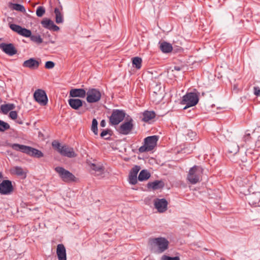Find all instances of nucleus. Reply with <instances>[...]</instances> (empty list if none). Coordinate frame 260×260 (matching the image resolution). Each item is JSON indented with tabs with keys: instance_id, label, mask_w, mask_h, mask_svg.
Returning a JSON list of instances; mask_svg holds the SVG:
<instances>
[{
	"instance_id": "obj_48",
	"label": "nucleus",
	"mask_w": 260,
	"mask_h": 260,
	"mask_svg": "<svg viewBox=\"0 0 260 260\" xmlns=\"http://www.w3.org/2000/svg\"><path fill=\"white\" fill-rule=\"evenodd\" d=\"M9 116L13 119H16V111H12L10 112Z\"/></svg>"
},
{
	"instance_id": "obj_20",
	"label": "nucleus",
	"mask_w": 260,
	"mask_h": 260,
	"mask_svg": "<svg viewBox=\"0 0 260 260\" xmlns=\"http://www.w3.org/2000/svg\"><path fill=\"white\" fill-rule=\"evenodd\" d=\"M68 103L72 109L78 110L83 106V103L85 104V102L79 99H70Z\"/></svg>"
},
{
	"instance_id": "obj_11",
	"label": "nucleus",
	"mask_w": 260,
	"mask_h": 260,
	"mask_svg": "<svg viewBox=\"0 0 260 260\" xmlns=\"http://www.w3.org/2000/svg\"><path fill=\"white\" fill-rule=\"evenodd\" d=\"M246 199L251 206L260 207V192L250 194Z\"/></svg>"
},
{
	"instance_id": "obj_18",
	"label": "nucleus",
	"mask_w": 260,
	"mask_h": 260,
	"mask_svg": "<svg viewBox=\"0 0 260 260\" xmlns=\"http://www.w3.org/2000/svg\"><path fill=\"white\" fill-rule=\"evenodd\" d=\"M86 94L85 90L83 88H74L70 91V96L72 98H84L85 97Z\"/></svg>"
},
{
	"instance_id": "obj_24",
	"label": "nucleus",
	"mask_w": 260,
	"mask_h": 260,
	"mask_svg": "<svg viewBox=\"0 0 260 260\" xmlns=\"http://www.w3.org/2000/svg\"><path fill=\"white\" fill-rule=\"evenodd\" d=\"M17 34L23 37L29 38L31 35V31L29 29L17 25Z\"/></svg>"
},
{
	"instance_id": "obj_7",
	"label": "nucleus",
	"mask_w": 260,
	"mask_h": 260,
	"mask_svg": "<svg viewBox=\"0 0 260 260\" xmlns=\"http://www.w3.org/2000/svg\"><path fill=\"white\" fill-rule=\"evenodd\" d=\"M86 101L88 103L98 102L101 99L102 94L99 89L96 88H89L86 92Z\"/></svg>"
},
{
	"instance_id": "obj_5",
	"label": "nucleus",
	"mask_w": 260,
	"mask_h": 260,
	"mask_svg": "<svg viewBox=\"0 0 260 260\" xmlns=\"http://www.w3.org/2000/svg\"><path fill=\"white\" fill-rule=\"evenodd\" d=\"M199 96L196 93L188 92L182 97V105H186L183 109L196 106L199 102Z\"/></svg>"
},
{
	"instance_id": "obj_41",
	"label": "nucleus",
	"mask_w": 260,
	"mask_h": 260,
	"mask_svg": "<svg viewBox=\"0 0 260 260\" xmlns=\"http://www.w3.org/2000/svg\"><path fill=\"white\" fill-rule=\"evenodd\" d=\"M7 21L11 29L14 31L16 32V24L12 23L13 18L11 17H8L7 18Z\"/></svg>"
},
{
	"instance_id": "obj_50",
	"label": "nucleus",
	"mask_w": 260,
	"mask_h": 260,
	"mask_svg": "<svg viewBox=\"0 0 260 260\" xmlns=\"http://www.w3.org/2000/svg\"><path fill=\"white\" fill-rule=\"evenodd\" d=\"M106 121L104 119H103L101 121V123H100V125L101 127H104L106 126Z\"/></svg>"
},
{
	"instance_id": "obj_56",
	"label": "nucleus",
	"mask_w": 260,
	"mask_h": 260,
	"mask_svg": "<svg viewBox=\"0 0 260 260\" xmlns=\"http://www.w3.org/2000/svg\"><path fill=\"white\" fill-rule=\"evenodd\" d=\"M245 160H246V158H243V160H242V161H245Z\"/></svg>"
},
{
	"instance_id": "obj_6",
	"label": "nucleus",
	"mask_w": 260,
	"mask_h": 260,
	"mask_svg": "<svg viewBox=\"0 0 260 260\" xmlns=\"http://www.w3.org/2000/svg\"><path fill=\"white\" fill-rule=\"evenodd\" d=\"M126 113L123 110L113 109L111 116L109 117V123L111 125H117L122 122Z\"/></svg>"
},
{
	"instance_id": "obj_42",
	"label": "nucleus",
	"mask_w": 260,
	"mask_h": 260,
	"mask_svg": "<svg viewBox=\"0 0 260 260\" xmlns=\"http://www.w3.org/2000/svg\"><path fill=\"white\" fill-rule=\"evenodd\" d=\"M128 180L130 184L135 185L137 183V176L129 174Z\"/></svg>"
},
{
	"instance_id": "obj_37",
	"label": "nucleus",
	"mask_w": 260,
	"mask_h": 260,
	"mask_svg": "<svg viewBox=\"0 0 260 260\" xmlns=\"http://www.w3.org/2000/svg\"><path fill=\"white\" fill-rule=\"evenodd\" d=\"M52 146L55 150L60 153V149H62V146L59 142L54 140L52 142Z\"/></svg>"
},
{
	"instance_id": "obj_27",
	"label": "nucleus",
	"mask_w": 260,
	"mask_h": 260,
	"mask_svg": "<svg viewBox=\"0 0 260 260\" xmlns=\"http://www.w3.org/2000/svg\"><path fill=\"white\" fill-rule=\"evenodd\" d=\"M227 149L229 153L235 154L239 151V147L237 144L231 143L228 145Z\"/></svg>"
},
{
	"instance_id": "obj_21",
	"label": "nucleus",
	"mask_w": 260,
	"mask_h": 260,
	"mask_svg": "<svg viewBox=\"0 0 260 260\" xmlns=\"http://www.w3.org/2000/svg\"><path fill=\"white\" fill-rule=\"evenodd\" d=\"M159 45L160 50L165 53H168L171 52L173 50V47L171 44L168 43L165 41H159L158 43Z\"/></svg>"
},
{
	"instance_id": "obj_28",
	"label": "nucleus",
	"mask_w": 260,
	"mask_h": 260,
	"mask_svg": "<svg viewBox=\"0 0 260 260\" xmlns=\"http://www.w3.org/2000/svg\"><path fill=\"white\" fill-rule=\"evenodd\" d=\"M28 155L39 158L43 157L44 154L41 151L31 147Z\"/></svg>"
},
{
	"instance_id": "obj_8",
	"label": "nucleus",
	"mask_w": 260,
	"mask_h": 260,
	"mask_svg": "<svg viewBox=\"0 0 260 260\" xmlns=\"http://www.w3.org/2000/svg\"><path fill=\"white\" fill-rule=\"evenodd\" d=\"M134 120L130 117L127 121H124L119 127L117 129L118 132L123 135H127L130 134L134 128Z\"/></svg>"
},
{
	"instance_id": "obj_40",
	"label": "nucleus",
	"mask_w": 260,
	"mask_h": 260,
	"mask_svg": "<svg viewBox=\"0 0 260 260\" xmlns=\"http://www.w3.org/2000/svg\"><path fill=\"white\" fill-rule=\"evenodd\" d=\"M141 167L139 166L136 165L131 169L129 174L137 176L138 173Z\"/></svg>"
},
{
	"instance_id": "obj_19",
	"label": "nucleus",
	"mask_w": 260,
	"mask_h": 260,
	"mask_svg": "<svg viewBox=\"0 0 260 260\" xmlns=\"http://www.w3.org/2000/svg\"><path fill=\"white\" fill-rule=\"evenodd\" d=\"M56 254L58 260H67L66 249L62 244L57 245Z\"/></svg>"
},
{
	"instance_id": "obj_22",
	"label": "nucleus",
	"mask_w": 260,
	"mask_h": 260,
	"mask_svg": "<svg viewBox=\"0 0 260 260\" xmlns=\"http://www.w3.org/2000/svg\"><path fill=\"white\" fill-rule=\"evenodd\" d=\"M164 185V182L162 180H155L153 182H148L147 186L148 188H152L155 190L162 188Z\"/></svg>"
},
{
	"instance_id": "obj_23",
	"label": "nucleus",
	"mask_w": 260,
	"mask_h": 260,
	"mask_svg": "<svg viewBox=\"0 0 260 260\" xmlns=\"http://www.w3.org/2000/svg\"><path fill=\"white\" fill-rule=\"evenodd\" d=\"M250 138L253 140L256 139L257 141L255 142V145L258 147H260V126L255 128L252 132Z\"/></svg>"
},
{
	"instance_id": "obj_45",
	"label": "nucleus",
	"mask_w": 260,
	"mask_h": 260,
	"mask_svg": "<svg viewBox=\"0 0 260 260\" xmlns=\"http://www.w3.org/2000/svg\"><path fill=\"white\" fill-rule=\"evenodd\" d=\"M17 11L21 12L24 14H26V10L23 6L22 5L17 4Z\"/></svg>"
},
{
	"instance_id": "obj_39",
	"label": "nucleus",
	"mask_w": 260,
	"mask_h": 260,
	"mask_svg": "<svg viewBox=\"0 0 260 260\" xmlns=\"http://www.w3.org/2000/svg\"><path fill=\"white\" fill-rule=\"evenodd\" d=\"M10 126L8 123L0 120V132H4L9 129Z\"/></svg>"
},
{
	"instance_id": "obj_44",
	"label": "nucleus",
	"mask_w": 260,
	"mask_h": 260,
	"mask_svg": "<svg viewBox=\"0 0 260 260\" xmlns=\"http://www.w3.org/2000/svg\"><path fill=\"white\" fill-rule=\"evenodd\" d=\"M55 66L54 62L52 61H47L45 63V67L48 69H52Z\"/></svg>"
},
{
	"instance_id": "obj_30",
	"label": "nucleus",
	"mask_w": 260,
	"mask_h": 260,
	"mask_svg": "<svg viewBox=\"0 0 260 260\" xmlns=\"http://www.w3.org/2000/svg\"><path fill=\"white\" fill-rule=\"evenodd\" d=\"M54 13L55 14V22L56 23L59 24L61 23L63 21V15L60 12L58 8H55Z\"/></svg>"
},
{
	"instance_id": "obj_16",
	"label": "nucleus",
	"mask_w": 260,
	"mask_h": 260,
	"mask_svg": "<svg viewBox=\"0 0 260 260\" xmlns=\"http://www.w3.org/2000/svg\"><path fill=\"white\" fill-rule=\"evenodd\" d=\"M140 118L141 120L150 123V121L152 120L156 116V113L153 111L145 110L141 114Z\"/></svg>"
},
{
	"instance_id": "obj_46",
	"label": "nucleus",
	"mask_w": 260,
	"mask_h": 260,
	"mask_svg": "<svg viewBox=\"0 0 260 260\" xmlns=\"http://www.w3.org/2000/svg\"><path fill=\"white\" fill-rule=\"evenodd\" d=\"M250 137H251V134L246 133L243 138L244 141L245 142H249L250 140H252L250 138Z\"/></svg>"
},
{
	"instance_id": "obj_54",
	"label": "nucleus",
	"mask_w": 260,
	"mask_h": 260,
	"mask_svg": "<svg viewBox=\"0 0 260 260\" xmlns=\"http://www.w3.org/2000/svg\"><path fill=\"white\" fill-rule=\"evenodd\" d=\"M3 178V174L1 172H0V179H2Z\"/></svg>"
},
{
	"instance_id": "obj_29",
	"label": "nucleus",
	"mask_w": 260,
	"mask_h": 260,
	"mask_svg": "<svg viewBox=\"0 0 260 260\" xmlns=\"http://www.w3.org/2000/svg\"><path fill=\"white\" fill-rule=\"evenodd\" d=\"M150 173L146 170H142L138 177V179L140 181H143L148 179L150 177Z\"/></svg>"
},
{
	"instance_id": "obj_51",
	"label": "nucleus",
	"mask_w": 260,
	"mask_h": 260,
	"mask_svg": "<svg viewBox=\"0 0 260 260\" xmlns=\"http://www.w3.org/2000/svg\"><path fill=\"white\" fill-rule=\"evenodd\" d=\"M174 70L177 71H179L181 70V68L179 66H175L174 68Z\"/></svg>"
},
{
	"instance_id": "obj_43",
	"label": "nucleus",
	"mask_w": 260,
	"mask_h": 260,
	"mask_svg": "<svg viewBox=\"0 0 260 260\" xmlns=\"http://www.w3.org/2000/svg\"><path fill=\"white\" fill-rule=\"evenodd\" d=\"M161 260H180L178 256L171 257L164 255L161 257Z\"/></svg>"
},
{
	"instance_id": "obj_35",
	"label": "nucleus",
	"mask_w": 260,
	"mask_h": 260,
	"mask_svg": "<svg viewBox=\"0 0 260 260\" xmlns=\"http://www.w3.org/2000/svg\"><path fill=\"white\" fill-rule=\"evenodd\" d=\"M98 122L95 118H93L92 120V125L91 130L93 132L94 135H98Z\"/></svg>"
},
{
	"instance_id": "obj_13",
	"label": "nucleus",
	"mask_w": 260,
	"mask_h": 260,
	"mask_svg": "<svg viewBox=\"0 0 260 260\" xmlns=\"http://www.w3.org/2000/svg\"><path fill=\"white\" fill-rule=\"evenodd\" d=\"M41 23L43 27L50 30L57 31L59 29V27L55 25L52 20L47 18H44Z\"/></svg>"
},
{
	"instance_id": "obj_15",
	"label": "nucleus",
	"mask_w": 260,
	"mask_h": 260,
	"mask_svg": "<svg viewBox=\"0 0 260 260\" xmlns=\"http://www.w3.org/2000/svg\"><path fill=\"white\" fill-rule=\"evenodd\" d=\"M59 153L63 156L69 158H73L76 156V154L74 149L66 145L62 146V149H60Z\"/></svg>"
},
{
	"instance_id": "obj_38",
	"label": "nucleus",
	"mask_w": 260,
	"mask_h": 260,
	"mask_svg": "<svg viewBox=\"0 0 260 260\" xmlns=\"http://www.w3.org/2000/svg\"><path fill=\"white\" fill-rule=\"evenodd\" d=\"M45 13V9L43 6H39L37 8L36 10V15L38 17H41L43 16V15Z\"/></svg>"
},
{
	"instance_id": "obj_3",
	"label": "nucleus",
	"mask_w": 260,
	"mask_h": 260,
	"mask_svg": "<svg viewBox=\"0 0 260 260\" xmlns=\"http://www.w3.org/2000/svg\"><path fill=\"white\" fill-rule=\"evenodd\" d=\"M54 170L58 174L59 178L64 182H76L78 180L73 173L62 167H56L54 168Z\"/></svg>"
},
{
	"instance_id": "obj_57",
	"label": "nucleus",
	"mask_w": 260,
	"mask_h": 260,
	"mask_svg": "<svg viewBox=\"0 0 260 260\" xmlns=\"http://www.w3.org/2000/svg\"><path fill=\"white\" fill-rule=\"evenodd\" d=\"M245 160H246V158H243V160H242V161H245Z\"/></svg>"
},
{
	"instance_id": "obj_25",
	"label": "nucleus",
	"mask_w": 260,
	"mask_h": 260,
	"mask_svg": "<svg viewBox=\"0 0 260 260\" xmlns=\"http://www.w3.org/2000/svg\"><path fill=\"white\" fill-rule=\"evenodd\" d=\"M15 108V105L13 104H7L2 105L0 107V113L7 114L9 111Z\"/></svg>"
},
{
	"instance_id": "obj_4",
	"label": "nucleus",
	"mask_w": 260,
	"mask_h": 260,
	"mask_svg": "<svg viewBox=\"0 0 260 260\" xmlns=\"http://www.w3.org/2000/svg\"><path fill=\"white\" fill-rule=\"evenodd\" d=\"M158 140V136H151L145 138L144 140V144L139 149L140 153H144L152 150L156 146Z\"/></svg>"
},
{
	"instance_id": "obj_47",
	"label": "nucleus",
	"mask_w": 260,
	"mask_h": 260,
	"mask_svg": "<svg viewBox=\"0 0 260 260\" xmlns=\"http://www.w3.org/2000/svg\"><path fill=\"white\" fill-rule=\"evenodd\" d=\"M254 94L256 96L260 95V88L258 86L254 87L253 88Z\"/></svg>"
},
{
	"instance_id": "obj_53",
	"label": "nucleus",
	"mask_w": 260,
	"mask_h": 260,
	"mask_svg": "<svg viewBox=\"0 0 260 260\" xmlns=\"http://www.w3.org/2000/svg\"><path fill=\"white\" fill-rule=\"evenodd\" d=\"M17 123H19V124H22L23 123V122L22 120H19L17 119Z\"/></svg>"
},
{
	"instance_id": "obj_36",
	"label": "nucleus",
	"mask_w": 260,
	"mask_h": 260,
	"mask_svg": "<svg viewBox=\"0 0 260 260\" xmlns=\"http://www.w3.org/2000/svg\"><path fill=\"white\" fill-rule=\"evenodd\" d=\"M30 39L31 41L38 44H40L43 42V39L40 35H32L30 36Z\"/></svg>"
},
{
	"instance_id": "obj_1",
	"label": "nucleus",
	"mask_w": 260,
	"mask_h": 260,
	"mask_svg": "<svg viewBox=\"0 0 260 260\" xmlns=\"http://www.w3.org/2000/svg\"><path fill=\"white\" fill-rule=\"evenodd\" d=\"M148 244L150 249L154 252L161 253L168 249L169 242L164 237L150 238Z\"/></svg>"
},
{
	"instance_id": "obj_12",
	"label": "nucleus",
	"mask_w": 260,
	"mask_h": 260,
	"mask_svg": "<svg viewBox=\"0 0 260 260\" xmlns=\"http://www.w3.org/2000/svg\"><path fill=\"white\" fill-rule=\"evenodd\" d=\"M168 202L165 199H156L154 201V205L157 211L163 213L167 210Z\"/></svg>"
},
{
	"instance_id": "obj_17",
	"label": "nucleus",
	"mask_w": 260,
	"mask_h": 260,
	"mask_svg": "<svg viewBox=\"0 0 260 260\" xmlns=\"http://www.w3.org/2000/svg\"><path fill=\"white\" fill-rule=\"evenodd\" d=\"M40 64V61L34 58H30L23 62V67L31 70H36L39 68Z\"/></svg>"
},
{
	"instance_id": "obj_34",
	"label": "nucleus",
	"mask_w": 260,
	"mask_h": 260,
	"mask_svg": "<svg viewBox=\"0 0 260 260\" xmlns=\"http://www.w3.org/2000/svg\"><path fill=\"white\" fill-rule=\"evenodd\" d=\"M90 168L92 170L99 172L100 174L104 171L103 167L102 165L99 164H91L90 165Z\"/></svg>"
},
{
	"instance_id": "obj_9",
	"label": "nucleus",
	"mask_w": 260,
	"mask_h": 260,
	"mask_svg": "<svg viewBox=\"0 0 260 260\" xmlns=\"http://www.w3.org/2000/svg\"><path fill=\"white\" fill-rule=\"evenodd\" d=\"M34 98L36 102L42 106H45L48 103V97L45 90L37 89L34 93Z\"/></svg>"
},
{
	"instance_id": "obj_55",
	"label": "nucleus",
	"mask_w": 260,
	"mask_h": 260,
	"mask_svg": "<svg viewBox=\"0 0 260 260\" xmlns=\"http://www.w3.org/2000/svg\"><path fill=\"white\" fill-rule=\"evenodd\" d=\"M245 160H246V158H243V160H242V161H245Z\"/></svg>"
},
{
	"instance_id": "obj_26",
	"label": "nucleus",
	"mask_w": 260,
	"mask_h": 260,
	"mask_svg": "<svg viewBox=\"0 0 260 260\" xmlns=\"http://www.w3.org/2000/svg\"><path fill=\"white\" fill-rule=\"evenodd\" d=\"M112 134V131L111 129L107 128L102 130L100 134V136L106 140H110Z\"/></svg>"
},
{
	"instance_id": "obj_52",
	"label": "nucleus",
	"mask_w": 260,
	"mask_h": 260,
	"mask_svg": "<svg viewBox=\"0 0 260 260\" xmlns=\"http://www.w3.org/2000/svg\"><path fill=\"white\" fill-rule=\"evenodd\" d=\"M12 148L14 149H16V144H13Z\"/></svg>"
},
{
	"instance_id": "obj_10",
	"label": "nucleus",
	"mask_w": 260,
	"mask_h": 260,
	"mask_svg": "<svg viewBox=\"0 0 260 260\" xmlns=\"http://www.w3.org/2000/svg\"><path fill=\"white\" fill-rule=\"evenodd\" d=\"M14 190L12 182L9 180H4L0 183V194L2 195L11 194Z\"/></svg>"
},
{
	"instance_id": "obj_33",
	"label": "nucleus",
	"mask_w": 260,
	"mask_h": 260,
	"mask_svg": "<svg viewBox=\"0 0 260 260\" xmlns=\"http://www.w3.org/2000/svg\"><path fill=\"white\" fill-rule=\"evenodd\" d=\"M28 171L26 169H23L21 167H17V177H20L21 179H24L26 177V174Z\"/></svg>"
},
{
	"instance_id": "obj_31",
	"label": "nucleus",
	"mask_w": 260,
	"mask_h": 260,
	"mask_svg": "<svg viewBox=\"0 0 260 260\" xmlns=\"http://www.w3.org/2000/svg\"><path fill=\"white\" fill-rule=\"evenodd\" d=\"M142 60L141 57H135L132 58V64L133 67L137 69H140L142 66Z\"/></svg>"
},
{
	"instance_id": "obj_14",
	"label": "nucleus",
	"mask_w": 260,
	"mask_h": 260,
	"mask_svg": "<svg viewBox=\"0 0 260 260\" xmlns=\"http://www.w3.org/2000/svg\"><path fill=\"white\" fill-rule=\"evenodd\" d=\"M0 48L6 54L10 56L16 54V49L12 44L1 43L0 44Z\"/></svg>"
},
{
	"instance_id": "obj_49",
	"label": "nucleus",
	"mask_w": 260,
	"mask_h": 260,
	"mask_svg": "<svg viewBox=\"0 0 260 260\" xmlns=\"http://www.w3.org/2000/svg\"><path fill=\"white\" fill-rule=\"evenodd\" d=\"M9 7L13 10H16V3H9Z\"/></svg>"
},
{
	"instance_id": "obj_32",
	"label": "nucleus",
	"mask_w": 260,
	"mask_h": 260,
	"mask_svg": "<svg viewBox=\"0 0 260 260\" xmlns=\"http://www.w3.org/2000/svg\"><path fill=\"white\" fill-rule=\"evenodd\" d=\"M31 147L17 144V151L29 154Z\"/></svg>"
},
{
	"instance_id": "obj_2",
	"label": "nucleus",
	"mask_w": 260,
	"mask_h": 260,
	"mask_svg": "<svg viewBox=\"0 0 260 260\" xmlns=\"http://www.w3.org/2000/svg\"><path fill=\"white\" fill-rule=\"evenodd\" d=\"M203 172L201 167L195 165L189 169L187 179L191 184H195L201 180Z\"/></svg>"
}]
</instances>
